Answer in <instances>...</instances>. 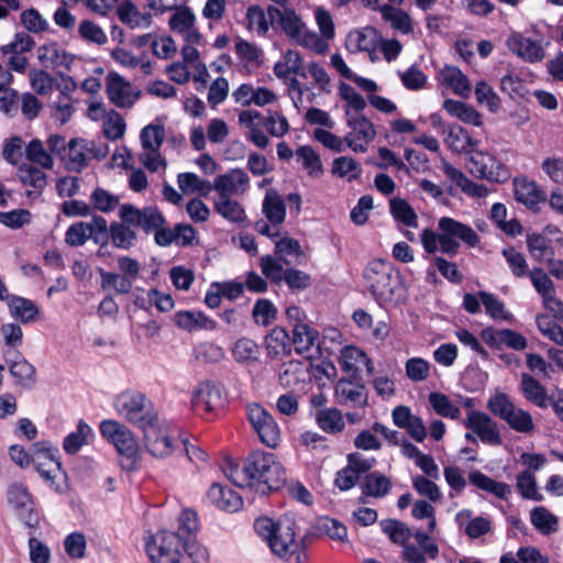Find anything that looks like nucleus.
<instances>
[{
	"label": "nucleus",
	"mask_w": 563,
	"mask_h": 563,
	"mask_svg": "<svg viewBox=\"0 0 563 563\" xmlns=\"http://www.w3.org/2000/svg\"><path fill=\"white\" fill-rule=\"evenodd\" d=\"M224 474L235 486L251 488L262 495L277 489L285 481V471L274 454L260 451L249 455L242 468L229 463Z\"/></svg>",
	"instance_id": "f257e3e1"
},
{
	"label": "nucleus",
	"mask_w": 563,
	"mask_h": 563,
	"mask_svg": "<svg viewBox=\"0 0 563 563\" xmlns=\"http://www.w3.org/2000/svg\"><path fill=\"white\" fill-rule=\"evenodd\" d=\"M254 529L276 556L286 561L295 558L296 563L305 562L303 544L296 538L297 526L291 517L285 516L278 521L262 517L255 520Z\"/></svg>",
	"instance_id": "f03ea898"
},
{
	"label": "nucleus",
	"mask_w": 563,
	"mask_h": 563,
	"mask_svg": "<svg viewBox=\"0 0 563 563\" xmlns=\"http://www.w3.org/2000/svg\"><path fill=\"white\" fill-rule=\"evenodd\" d=\"M479 141L460 128V165L476 178L504 183L510 174L507 167L488 152L478 148Z\"/></svg>",
	"instance_id": "7ed1b4c3"
},
{
	"label": "nucleus",
	"mask_w": 563,
	"mask_h": 563,
	"mask_svg": "<svg viewBox=\"0 0 563 563\" xmlns=\"http://www.w3.org/2000/svg\"><path fill=\"white\" fill-rule=\"evenodd\" d=\"M364 278L371 294L380 306L394 301L401 289L400 276L388 261H372L364 271Z\"/></svg>",
	"instance_id": "20e7f679"
},
{
	"label": "nucleus",
	"mask_w": 563,
	"mask_h": 563,
	"mask_svg": "<svg viewBox=\"0 0 563 563\" xmlns=\"http://www.w3.org/2000/svg\"><path fill=\"white\" fill-rule=\"evenodd\" d=\"M487 408L518 433H530L536 428L531 413L517 406L506 393L495 390L487 400Z\"/></svg>",
	"instance_id": "39448f33"
},
{
	"label": "nucleus",
	"mask_w": 563,
	"mask_h": 563,
	"mask_svg": "<svg viewBox=\"0 0 563 563\" xmlns=\"http://www.w3.org/2000/svg\"><path fill=\"white\" fill-rule=\"evenodd\" d=\"M114 404L121 416L141 429L157 421V415L151 406L152 402L140 391L124 390L117 396Z\"/></svg>",
	"instance_id": "423d86ee"
},
{
	"label": "nucleus",
	"mask_w": 563,
	"mask_h": 563,
	"mask_svg": "<svg viewBox=\"0 0 563 563\" xmlns=\"http://www.w3.org/2000/svg\"><path fill=\"white\" fill-rule=\"evenodd\" d=\"M439 232L424 229L421 232V243L427 253L442 252L455 254L457 250V221L451 218H441L438 224Z\"/></svg>",
	"instance_id": "0eeeda50"
},
{
	"label": "nucleus",
	"mask_w": 563,
	"mask_h": 563,
	"mask_svg": "<svg viewBox=\"0 0 563 563\" xmlns=\"http://www.w3.org/2000/svg\"><path fill=\"white\" fill-rule=\"evenodd\" d=\"M526 243L532 258L551 265L563 247V232L556 225H547L541 233H529Z\"/></svg>",
	"instance_id": "6e6552de"
},
{
	"label": "nucleus",
	"mask_w": 563,
	"mask_h": 563,
	"mask_svg": "<svg viewBox=\"0 0 563 563\" xmlns=\"http://www.w3.org/2000/svg\"><path fill=\"white\" fill-rule=\"evenodd\" d=\"M180 534L161 530L146 541V551L152 563H180Z\"/></svg>",
	"instance_id": "1a4fd4ad"
},
{
	"label": "nucleus",
	"mask_w": 563,
	"mask_h": 563,
	"mask_svg": "<svg viewBox=\"0 0 563 563\" xmlns=\"http://www.w3.org/2000/svg\"><path fill=\"white\" fill-rule=\"evenodd\" d=\"M100 432L131 464L136 461L139 444L126 426L115 420H104L100 423Z\"/></svg>",
	"instance_id": "9d476101"
},
{
	"label": "nucleus",
	"mask_w": 563,
	"mask_h": 563,
	"mask_svg": "<svg viewBox=\"0 0 563 563\" xmlns=\"http://www.w3.org/2000/svg\"><path fill=\"white\" fill-rule=\"evenodd\" d=\"M506 47L511 54L525 63H540L545 57V47L543 38H531L518 31H511L505 41Z\"/></svg>",
	"instance_id": "9b49d317"
},
{
	"label": "nucleus",
	"mask_w": 563,
	"mask_h": 563,
	"mask_svg": "<svg viewBox=\"0 0 563 563\" xmlns=\"http://www.w3.org/2000/svg\"><path fill=\"white\" fill-rule=\"evenodd\" d=\"M249 420L263 444L276 448L280 441V430L272 415L257 404L247 407Z\"/></svg>",
	"instance_id": "f8f14e48"
},
{
	"label": "nucleus",
	"mask_w": 563,
	"mask_h": 563,
	"mask_svg": "<svg viewBox=\"0 0 563 563\" xmlns=\"http://www.w3.org/2000/svg\"><path fill=\"white\" fill-rule=\"evenodd\" d=\"M120 219L132 227H139L146 233H152L165 224V218L155 207L139 209L133 205H122L119 210Z\"/></svg>",
	"instance_id": "ddd939ff"
},
{
	"label": "nucleus",
	"mask_w": 563,
	"mask_h": 563,
	"mask_svg": "<svg viewBox=\"0 0 563 563\" xmlns=\"http://www.w3.org/2000/svg\"><path fill=\"white\" fill-rule=\"evenodd\" d=\"M347 125L353 130L344 136L347 146L356 152L364 153L367 151V144L376 136L374 124L363 114H352L345 109Z\"/></svg>",
	"instance_id": "4468645a"
},
{
	"label": "nucleus",
	"mask_w": 563,
	"mask_h": 563,
	"mask_svg": "<svg viewBox=\"0 0 563 563\" xmlns=\"http://www.w3.org/2000/svg\"><path fill=\"white\" fill-rule=\"evenodd\" d=\"M334 398L339 405L363 408L368 404V394L361 378H340L334 386Z\"/></svg>",
	"instance_id": "2eb2a0df"
},
{
	"label": "nucleus",
	"mask_w": 563,
	"mask_h": 563,
	"mask_svg": "<svg viewBox=\"0 0 563 563\" xmlns=\"http://www.w3.org/2000/svg\"><path fill=\"white\" fill-rule=\"evenodd\" d=\"M142 431L144 445L152 456L164 459L173 452L175 441L170 438L168 430L159 426L158 420L150 423Z\"/></svg>",
	"instance_id": "dca6fc26"
},
{
	"label": "nucleus",
	"mask_w": 563,
	"mask_h": 563,
	"mask_svg": "<svg viewBox=\"0 0 563 563\" xmlns=\"http://www.w3.org/2000/svg\"><path fill=\"white\" fill-rule=\"evenodd\" d=\"M106 92L109 100L119 108L133 107L141 96V92L133 88L130 81L117 73H110L107 76Z\"/></svg>",
	"instance_id": "f3484780"
},
{
	"label": "nucleus",
	"mask_w": 563,
	"mask_h": 563,
	"mask_svg": "<svg viewBox=\"0 0 563 563\" xmlns=\"http://www.w3.org/2000/svg\"><path fill=\"white\" fill-rule=\"evenodd\" d=\"M7 497L8 503L19 512V516L24 519V523L29 528H36L38 517L33 512V500L29 489L23 484L13 483L8 488Z\"/></svg>",
	"instance_id": "a211bd4d"
},
{
	"label": "nucleus",
	"mask_w": 563,
	"mask_h": 563,
	"mask_svg": "<svg viewBox=\"0 0 563 563\" xmlns=\"http://www.w3.org/2000/svg\"><path fill=\"white\" fill-rule=\"evenodd\" d=\"M438 553L435 542L420 530H417L412 540L402 548V558L407 563H426L427 556L434 559Z\"/></svg>",
	"instance_id": "6ab92c4d"
},
{
	"label": "nucleus",
	"mask_w": 563,
	"mask_h": 563,
	"mask_svg": "<svg viewBox=\"0 0 563 563\" xmlns=\"http://www.w3.org/2000/svg\"><path fill=\"white\" fill-rule=\"evenodd\" d=\"M465 426L476 434L482 442L489 445L501 444V437L497 423L485 412L471 411L467 415Z\"/></svg>",
	"instance_id": "aec40b11"
},
{
	"label": "nucleus",
	"mask_w": 563,
	"mask_h": 563,
	"mask_svg": "<svg viewBox=\"0 0 563 563\" xmlns=\"http://www.w3.org/2000/svg\"><path fill=\"white\" fill-rule=\"evenodd\" d=\"M223 405L220 387L210 382L200 383L192 395V408L198 413H207Z\"/></svg>",
	"instance_id": "412c9836"
},
{
	"label": "nucleus",
	"mask_w": 563,
	"mask_h": 563,
	"mask_svg": "<svg viewBox=\"0 0 563 563\" xmlns=\"http://www.w3.org/2000/svg\"><path fill=\"white\" fill-rule=\"evenodd\" d=\"M250 178L243 169L234 168L217 176L212 184V189L219 194V197L242 195L246 190Z\"/></svg>",
	"instance_id": "4be33fe9"
},
{
	"label": "nucleus",
	"mask_w": 563,
	"mask_h": 563,
	"mask_svg": "<svg viewBox=\"0 0 563 563\" xmlns=\"http://www.w3.org/2000/svg\"><path fill=\"white\" fill-rule=\"evenodd\" d=\"M264 347L267 357L282 360L291 355L292 341L284 328L275 327L264 336Z\"/></svg>",
	"instance_id": "5701e85b"
},
{
	"label": "nucleus",
	"mask_w": 563,
	"mask_h": 563,
	"mask_svg": "<svg viewBox=\"0 0 563 563\" xmlns=\"http://www.w3.org/2000/svg\"><path fill=\"white\" fill-rule=\"evenodd\" d=\"M267 14L271 24L277 23L289 38L295 41L297 36L305 29V23L291 9L284 8L283 10L276 7H268Z\"/></svg>",
	"instance_id": "b1692460"
},
{
	"label": "nucleus",
	"mask_w": 563,
	"mask_h": 563,
	"mask_svg": "<svg viewBox=\"0 0 563 563\" xmlns=\"http://www.w3.org/2000/svg\"><path fill=\"white\" fill-rule=\"evenodd\" d=\"M207 498L217 508L228 512H235L243 506V499L239 494L219 483H213L210 486Z\"/></svg>",
	"instance_id": "393cba45"
},
{
	"label": "nucleus",
	"mask_w": 563,
	"mask_h": 563,
	"mask_svg": "<svg viewBox=\"0 0 563 563\" xmlns=\"http://www.w3.org/2000/svg\"><path fill=\"white\" fill-rule=\"evenodd\" d=\"M291 341L297 354L312 357L309 353L314 347L317 351L319 349V332L308 323L297 322L292 324Z\"/></svg>",
	"instance_id": "a878e982"
},
{
	"label": "nucleus",
	"mask_w": 563,
	"mask_h": 563,
	"mask_svg": "<svg viewBox=\"0 0 563 563\" xmlns=\"http://www.w3.org/2000/svg\"><path fill=\"white\" fill-rule=\"evenodd\" d=\"M519 390L523 398L536 407L541 409L550 407L551 396L548 395L547 388L530 374H521Z\"/></svg>",
	"instance_id": "bb28decb"
},
{
	"label": "nucleus",
	"mask_w": 563,
	"mask_h": 563,
	"mask_svg": "<svg viewBox=\"0 0 563 563\" xmlns=\"http://www.w3.org/2000/svg\"><path fill=\"white\" fill-rule=\"evenodd\" d=\"M88 152H92V147L84 139H71L68 141V147L63 155L65 168L69 172L80 173L88 165Z\"/></svg>",
	"instance_id": "cd10ccee"
},
{
	"label": "nucleus",
	"mask_w": 563,
	"mask_h": 563,
	"mask_svg": "<svg viewBox=\"0 0 563 563\" xmlns=\"http://www.w3.org/2000/svg\"><path fill=\"white\" fill-rule=\"evenodd\" d=\"M468 481L477 489L501 500H507L512 494V488L509 484L498 482L479 471L471 472Z\"/></svg>",
	"instance_id": "c85d7f7f"
},
{
	"label": "nucleus",
	"mask_w": 563,
	"mask_h": 563,
	"mask_svg": "<svg viewBox=\"0 0 563 563\" xmlns=\"http://www.w3.org/2000/svg\"><path fill=\"white\" fill-rule=\"evenodd\" d=\"M531 283L537 292L542 297L544 307L555 309L560 305L555 296L554 284L542 268H533L529 273Z\"/></svg>",
	"instance_id": "c756f323"
},
{
	"label": "nucleus",
	"mask_w": 563,
	"mask_h": 563,
	"mask_svg": "<svg viewBox=\"0 0 563 563\" xmlns=\"http://www.w3.org/2000/svg\"><path fill=\"white\" fill-rule=\"evenodd\" d=\"M262 212L274 228L279 227L285 221V200L276 189L271 188L266 191L262 203Z\"/></svg>",
	"instance_id": "7c9ffc66"
},
{
	"label": "nucleus",
	"mask_w": 563,
	"mask_h": 563,
	"mask_svg": "<svg viewBox=\"0 0 563 563\" xmlns=\"http://www.w3.org/2000/svg\"><path fill=\"white\" fill-rule=\"evenodd\" d=\"M483 339L492 345L505 344L516 351H522L527 347V339L519 332L510 329H487L483 331Z\"/></svg>",
	"instance_id": "2f4dec72"
},
{
	"label": "nucleus",
	"mask_w": 563,
	"mask_h": 563,
	"mask_svg": "<svg viewBox=\"0 0 563 563\" xmlns=\"http://www.w3.org/2000/svg\"><path fill=\"white\" fill-rule=\"evenodd\" d=\"M38 60L43 64H49L53 68L63 67L69 69L74 62V56L62 48L56 42H49L38 48Z\"/></svg>",
	"instance_id": "473e14b6"
},
{
	"label": "nucleus",
	"mask_w": 563,
	"mask_h": 563,
	"mask_svg": "<svg viewBox=\"0 0 563 563\" xmlns=\"http://www.w3.org/2000/svg\"><path fill=\"white\" fill-rule=\"evenodd\" d=\"M516 200L528 208H536L544 200L543 192L537 184L527 178H517L514 181Z\"/></svg>",
	"instance_id": "72a5a7b5"
},
{
	"label": "nucleus",
	"mask_w": 563,
	"mask_h": 563,
	"mask_svg": "<svg viewBox=\"0 0 563 563\" xmlns=\"http://www.w3.org/2000/svg\"><path fill=\"white\" fill-rule=\"evenodd\" d=\"M401 452L405 456L413 460L416 465L426 474L429 478H439V467L435 464L433 457L421 453L417 446L407 440L402 441Z\"/></svg>",
	"instance_id": "f704fd0d"
},
{
	"label": "nucleus",
	"mask_w": 563,
	"mask_h": 563,
	"mask_svg": "<svg viewBox=\"0 0 563 563\" xmlns=\"http://www.w3.org/2000/svg\"><path fill=\"white\" fill-rule=\"evenodd\" d=\"M176 324L192 332L199 329L213 330L217 323L200 311H179L175 316Z\"/></svg>",
	"instance_id": "c9c22d12"
},
{
	"label": "nucleus",
	"mask_w": 563,
	"mask_h": 563,
	"mask_svg": "<svg viewBox=\"0 0 563 563\" xmlns=\"http://www.w3.org/2000/svg\"><path fill=\"white\" fill-rule=\"evenodd\" d=\"M360 486L365 496L382 498L390 492L391 482L386 475L372 472L364 476Z\"/></svg>",
	"instance_id": "e433bc0d"
},
{
	"label": "nucleus",
	"mask_w": 563,
	"mask_h": 563,
	"mask_svg": "<svg viewBox=\"0 0 563 563\" xmlns=\"http://www.w3.org/2000/svg\"><path fill=\"white\" fill-rule=\"evenodd\" d=\"M377 42V33L373 27H364L349 33L346 47L351 52L372 51Z\"/></svg>",
	"instance_id": "4c0bfd02"
},
{
	"label": "nucleus",
	"mask_w": 563,
	"mask_h": 563,
	"mask_svg": "<svg viewBox=\"0 0 563 563\" xmlns=\"http://www.w3.org/2000/svg\"><path fill=\"white\" fill-rule=\"evenodd\" d=\"M232 356L239 364L249 365L258 360L260 346L249 338L236 340L232 346Z\"/></svg>",
	"instance_id": "58836bf2"
},
{
	"label": "nucleus",
	"mask_w": 563,
	"mask_h": 563,
	"mask_svg": "<svg viewBox=\"0 0 563 563\" xmlns=\"http://www.w3.org/2000/svg\"><path fill=\"white\" fill-rule=\"evenodd\" d=\"M379 525L383 532L388 536L391 542L400 544L402 548L408 544L415 536L406 523L396 519L382 520Z\"/></svg>",
	"instance_id": "ea45409f"
},
{
	"label": "nucleus",
	"mask_w": 563,
	"mask_h": 563,
	"mask_svg": "<svg viewBox=\"0 0 563 563\" xmlns=\"http://www.w3.org/2000/svg\"><path fill=\"white\" fill-rule=\"evenodd\" d=\"M316 422L318 427L327 433H339L344 427L342 413L336 408H325L317 411Z\"/></svg>",
	"instance_id": "a19ab883"
},
{
	"label": "nucleus",
	"mask_w": 563,
	"mask_h": 563,
	"mask_svg": "<svg viewBox=\"0 0 563 563\" xmlns=\"http://www.w3.org/2000/svg\"><path fill=\"white\" fill-rule=\"evenodd\" d=\"M8 306L12 317L19 319L22 323H27L35 320L38 313V309L35 303L23 297H9Z\"/></svg>",
	"instance_id": "79ce46f5"
},
{
	"label": "nucleus",
	"mask_w": 563,
	"mask_h": 563,
	"mask_svg": "<svg viewBox=\"0 0 563 563\" xmlns=\"http://www.w3.org/2000/svg\"><path fill=\"white\" fill-rule=\"evenodd\" d=\"M16 177L23 186L32 187L37 192H42V190L47 185L46 174L40 168L30 164H22L18 168Z\"/></svg>",
	"instance_id": "37998d69"
},
{
	"label": "nucleus",
	"mask_w": 563,
	"mask_h": 563,
	"mask_svg": "<svg viewBox=\"0 0 563 563\" xmlns=\"http://www.w3.org/2000/svg\"><path fill=\"white\" fill-rule=\"evenodd\" d=\"M120 21L130 27L150 26L151 15L142 14L137 8L130 1H123L117 9Z\"/></svg>",
	"instance_id": "c03bdc74"
},
{
	"label": "nucleus",
	"mask_w": 563,
	"mask_h": 563,
	"mask_svg": "<svg viewBox=\"0 0 563 563\" xmlns=\"http://www.w3.org/2000/svg\"><path fill=\"white\" fill-rule=\"evenodd\" d=\"M383 19L388 22L394 29L404 34L411 33L412 21L410 15L401 9L393 5L385 4L380 8Z\"/></svg>",
	"instance_id": "a18cd8bd"
},
{
	"label": "nucleus",
	"mask_w": 563,
	"mask_h": 563,
	"mask_svg": "<svg viewBox=\"0 0 563 563\" xmlns=\"http://www.w3.org/2000/svg\"><path fill=\"white\" fill-rule=\"evenodd\" d=\"M129 225L121 222H113L110 225V240L115 247L129 250L134 246L136 242V232Z\"/></svg>",
	"instance_id": "49530a36"
},
{
	"label": "nucleus",
	"mask_w": 563,
	"mask_h": 563,
	"mask_svg": "<svg viewBox=\"0 0 563 563\" xmlns=\"http://www.w3.org/2000/svg\"><path fill=\"white\" fill-rule=\"evenodd\" d=\"M532 526L542 534H551L558 530V518L545 507H534L530 512Z\"/></svg>",
	"instance_id": "de8ad7c7"
},
{
	"label": "nucleus",
	"mask_w": 563,
	"mask_h": 563,
	"mask_svg": "<svg viewBox=\"0 0 563 563\" xmlns=\"http://www.w3.org/2000/svg\"><path fill=\"white\" fill-rule=\"evenodd\" d=\"M214 209L230 222L242 223L246 219L243 207L231 197H219L214 201Z\"/></svg>",
	"instance_id": "09e8293b"
},
{
	"label": "nucleus",
	"mask_w": 563,
	"mask_h": 563,
	"mask_svg": "<svg viewBox=\"0 0 563 563\" xmlns=\"http://www.w3.org/2000/svg\"><path fill=\"white\" fill-rule=\"evenodd\" d=\"M178 186L184 194H199L203 197L208 196L212 190V184L208 180L200 179L194 173H181L177 177Z\"/></svg>",
	"instance_id": "8fccbe9b"
},
{
	"label": "nucleus",
	"mask_w": 563,
	"mask_h": 563,
	"mask_svg": "<svg viewBox=\"0 0 563 563\" xmlns=\"http://www.w3.org/2000/svg\"><path fill=\"white\" fill-rule=\"evenodd\" d=\"M516 488L525 499L541 501L543 495L539 492L537 478L530 471H521L516 478Z\"/></svg>",
	"instance_id": "3c124183"
},
{
	"label": "nucleus",
	"mask_w": 563,
	"mask_h": 563,
	"mask_svg": "<svg viewBox=\"0 0 563 563\" xmlns=\"http://www.w3.org/2000/svg\"><path fill=\"white\" fill-rule=\"evenodd\" d=\"M365 352L356 346H344L341 350L340 365L344 372L352 374V377H358L360 365L365 360Z\"/></svg>",
	"instance_id": "603ef678"
},
{
	"label": "nucleus",
	"mask_w": 563,
	"mask_h": 563,
	"mask_svg": "<svg viewBox=\"0 0 563 563\" xmlns=\"http://www.w3.org/2000/svg\"><path fill=\"white\" fill-rule=\"evenodd\" d=\"M101 288L113 289L117 294L126 295L132 290L133 282L122 274L110 273L100 268Z\"/></svg>",
	"instance_id": "864d4df0"
},
{
	"label": "nucleus",
	"mask_w": 563,
	"mask_h": 563,
	"mask_svg": "<svg viewBox=\"0 0 563 563\" xmlns=\"http://www.w3.org/2000/svg\"><path fill=\"white\" fill-rule=\"evenodd\" d=\"M25 156L30 162L41 166L44 169H52L54 166V161L49 152L44 147L42 141L38 139L32 140L26 145Z\"/></svg>",
	"instance_id": "5fc2aeb1"
},
{
	"label": "nucleus",
	"mask_w": 563,
	"mask_h": 563,
	"mask_svg": "<svg viewBox=\"0 0 563 563\" xmlns=\"http://www.w3.org/2000/svg\"><path fill=\"white\" fill-rule=\"evenodd\" d=\"M10 374L16 379V383L24 387H32L35 382V367L25 358L14 361L9 366Z\"/></svg>",
	"instance_id": "6e6d98bb"
},
{
	"label": "nucleus",
	"mask_w": 563,
	"mask_h": 563,
	"mask_svg": "<svg viewBox=\"0 0 563 563\" xmlns=\"http://www.w3.org/2000/svg\"><path fill=\"white\" fill-rule=\"evenodd\" d=\"M471 516L472 511L468 509L460 511V518L470 519L468 523L465 526V533L471 539L479 538L490 531L492 520L489 517L478 516L471 519Z\"/></svg>",
	"instance_id": "4d7b16f0"
},
{
	"label": "nucleus",
	"mask_w": 563,
	"mask_h": 563,
	"mask_svg": "<svg viewBox=\"0 0 563 563\" xmlns=\"http://www.w3.org/2000/svg\"><path fill=\"white\" fill-rule=\"evenodd\" d=\"M91 428L84 421H79L77 426V430L75 432L69 433L63 443L64 450L68 454L77 453L80 448L87 443L88 437L91 435Z\"/></svg>",
	"instance_id": "13d9d810"
},
{
	"label": "nucleus",
	"mask_w": 563,
	"mask_h": 563,
	"mask_svg": "<svg viewBox=\"0 0 563 563\" xmlns=\"http://www.w3.org/2000/svg\"><path fill=\"white\" fill-rule=\"evenodd\" d=\"M296 155L302 161L303 167L310 176L319 177L323 174L320 156L311 146H300L297 148Z\"/></svg>",
	"instance_id": "bf43d9fd"
},
{
	"label": "nucleus",
	"mask_w": 563,
	"mask_h": 563,
	"mask_svg": "<svg viewBox=\"0 0 563 563\" xmlns=\"http://www.w3.org/2000/svg\"><path fill=\"white\" fill-rule=\"evenodd\" d=\"M143 150H159L165 140V129L159 124H148L141 131Z\"/></svg>",
	"instance_id": "052dcab7"
},
{
	"label": "nucleus",
	"mask_w": 563,
	"mask_h": 563,
	"mask_svg": "<svg viewBox=\"0 0 563 563\" xmlns=\"http://www.w3.org/2000/svg\"><path fill=\"white\" fill-rule=\"evenodd\" d=\"M20 20L22 25L31 33H43L48 31V21L34 8L21 12Z\"/></svg>",
	"instance_id": "680f3d73"
},
{
	"label": "nucleus",
	"mask_w": 563,
	"mask_h": 563,
	"mask_svg": "<svg viewBox=\"0 0 563 563\" xmlns=\"http://www.w3.org/2000/svg\"><path fill=\"white\" fill-rule=\"evenodd\" d=\"M125 128V121L119 112L111 110L107 113L103 121V133L108 140L115 141L123 137Z\"/></svg>",
	"instance_id": "e2e57ef3"
},
{
	"label": "nucleus",
	"mask_w": 563,
	"mask_h": 563,
	"mask_svg": "<svg viewBox=\"0 0 563 563\" xmlns=\"http://www.w3.org/2000/svg\"><path fill=\"white\" fill-rule=\"evenodd\" d=\"M332 173L351 181L360 177L362 169L354 158L341 156L333 161Z\"/></svg>",
	"instance_id": "0e129e2a"
},
{
	"label": "nucleus",
	"mask_w": 563,
	"mask_h": 563,
	"mask_svg": "<svg viewBox=\"0 0 563 563\" xmlns=\"http://www.w3.org/2000/svg\"><path fill=\"white\" fill-rule=\"evenodd\" d=\"M479 297L486 312L495 320H511L512 314L508 312L505 305L496 296L484 291L479 292Z\"/></svg>",
	"instance_id": "69168bd1"
},
{
	"label": "nucleus",
	"mask_w": 563,
	"mask_h": 563,
	"mask_svg": "<svg viewBox=\"0 0 563 563\" xmlns=\"http://www.w3.org/2000/svg\"><path fill=\"white\" fill-rule=\"evenodd\" d=\"M538 330L548 340L553 343L563 346V328L548 316L537 317Z\"/></svg>",
	"instance_id": "338daca9"
},
{
	"label": "nucleus",
	"mask_w": 563,
	"mask_h": 563,
	"mask_svg": "<svg viewBox=\"0 0 563 563\" xmlns=\"http://www.w3.org/2000/svg\"><path fill=\"white\" fill-rule=\"evenodd\" d=\"M276 316L277 309L267 299H258L252 310L254 322L262 327L269 325L276 319Z\"/></svg>",
	"instance_id": "774afa93"
}]
</instances>
